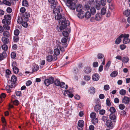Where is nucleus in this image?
Masks as SVG:
<instances>
[{
    "label": "nucleus",
    "instance_id": "nucleus-1",
    "mask_svg": "<svg viewBox=\"0 0 130 130\" xmlns=\"http://www.w3.org/2000/svg\"><path fill=\"white\" fill-rule=\"evenodd\" d=\"M53 7V13L55 15V18L56 20H58L59 22L60 23L61 25L59 27L60 30H62L65 28L67 26L70 24L69 21L66 20L63 15H62L60 12L62 11V8L59 6L56 7Z\"/></svg>",
    "mask_w": 130,
    "mask_h": 130
},
{
    "label": "nucleus",
    "instance_id": "nucleus-2",
    "mask_svg": "<svg viewBox=\"0 0 130 130\" xmlns=\"http://www.w3.org/2000/svg\"><path fill=\"white\" fill-rule=\"evenodd\" d=\"M76 0H68L66 3V5L71 9L74 10L76 7Z\"/></svg>",
    "mask_w": 130,
    "mask_h": 130
},
{
    "label": "nucleus",
    "instance_id": "nucleus-3",
    "mask_svg": "<svg viewBox=\"0 0 130 130\" xmlns=\"http://www.w3.org/2000/svg\"><path fill=\"white\" fill-rule=\"evenodd\" d=\"M17 80L16 76L15 75H12L11 77V80L9 81L8 82L9 87H10L11 88L14 87L16 85V82Z\"/></svg>",
    "mask_w": 130,
    "mask_h": 130
},
{
    "label": "nucleus",
    "instance_id": "nucleus-4",
    "mask_svg": "<svg viewBox=\"0 0 130 130\" xmlns=\"http://www.w3.org/2000/svg\"><path fill=\"white\" fill-rule=\"evenodd\" d=\"M54 78L53 77H51L45 79L44 81V83L45 85L48 86L51 84H52L54 83Z\"/></svg>",
    "mask_w": 130,
    "mask_h": 130
},
{
    "label": "nucleus",
    "instance_id": "nucleus-5",
    "mask_svg": "<svg viewBox=\"0 0 130 130\" xmlns=\"http://www.w3.org/2000/svg\"><path fill=\"white\" fill-rule=\"evenodd\" d=\"M4 19H3L2 21V22L3 23H6L7 24H10V22L9 20L11 19V16L9 15H6L4 16Z\"/></svg>",
    "mask_w": 130,
    "mask_h": 130
},
{
    "label": "nucleus",
    "instance_id": "nucleus-6",
    "mask_svg": "<svg viewBox=\"0 0 130 130\" xmlns=\"http://www.w3.org/2000/svg\"><path fill=\"white\" fill-rule=\"evenodd\" d=\"M84 121L82 120H80L78 123V125L79 127H77L79 130H82L84 127Z\"/></svg>",
    "mask_w": 130,
    "mask_h": 130
},
{
    "label": "nucleus",
    "instance_id": "nucleus-7",
    "mask_svg": "<svg viewBox=\"0 0 130 130\" xmlns=\"http://www.w3.org/2000/svg\"><path fill=\"white\" fill-rule=\"evenodd\" d=\"M54 57L52 55H49L46 57V60L48 62L52 61L54 59V60L55 61L57 59V57L56 56H54Z\"/></svg>",
    "mask_w": 130,
    "mask_h": 130
},
{
    "label": "nucleus",
    "instance_id": "nucleus-8",
    "mask_svg": "<svg viewBox=\"0 0 130 130\" xmlns=\"http://www.w3.org/2000/svg\"><path fill=\"white\" fill-rule=\"evenodd\" d=\"M16 63V62H13L12 64V66L13 67V72L15 73H17L19 72V69L15 66Z\"/></svg>",
    "mask_w": 130,
    "mask_h": 130
},
{
    "label": "nucleus",
    "instance_id": "nucleus-9",
    "mask_svg": "<svg viewBox=\"0 0 130 130\" xmlns=\"http://www.w3.org/2000/svg\"><path fill=\"white\" fill-rule=\"evenodd\" d=\"M48 2L51 4V6L52 7H55L56 6V5L58 2L55 0H48Z\"/></svg>",
    "mask_w": 130,
    "mask_h": 130
},
{
    "label": "nucleus",
    "instance_id": "nucleus-10",
    "mask_svg": "<svg viewBox=\"0 0 130 130\" xmlns=\"http://www.w3.org/2000/svg\"><path fill=\"white\" fill-rule=\"evenodd\" d=\"M107 126L110 128L111 129L113 127V126L112 121L111 120H107L106 122Z\"/></svg>",
    "mask_w": 130,
    "mask_h": 130
},
{
    "label": "nucleus",
    "instance_id": "nucleus-11",
    "mask_svg": "<svg viewBox=\"0 0 130 130\" xmlns=\"http://www.w3.org/2000/svg\"><path fill=\"white\" fill-rule=\"evenodd\" d=\"M62 44L59 42H57L56 46L58 48H59L60 50L62 52H63L65 51V50L64 49L63 47H61Z\"/></svg>",
    "mask_w": 130,
    "mask_h": 130
},
{
    "label": "nucleus",
    "instance_id": "nucleus-12",
    "mask_svg": "<svg viewBox=\"0 0 130 130\" xmlns=\"http://www.w3.org/2000/svg\"><path fill=\"white\" fill-rule=\"evenodd\" d=\"M130 101V99L127 96H124L122 99V103L125 104H128Z\"/></svg>",
    "mask_w": 130,
    "mask_h": 130
},
{
    "label": "nucleus",
    "instance_id": "nucleus-13",
    "mask_svg": "<svg viewBox=\"0 0 130 130\" xmlns=\"http://www.w3.org/2000/svg\"><path fill=\"white\" fill-rule=\"evenodd\" d=\"M95 19L96 21H99L101 20L102 19V15L100 13H97L95 17Z\"/></svg>",
    "mask_w": 130,
    "mask_h": 130
},
{
    "label": "nucleus",
    "instance_id": "nucleus-14",
    "mask_svg": "<svg viewBox=\"0 0 130 130\" xmlns=\"http://www.w3.org/2000/svg\"><path fill=\"white\" fill-rule=\"evenodd\" d=\"M1 40L3 43L5 44H7L8 43L9 40L8 38L5 37H2V38Z\"/></svg>",
    "mask_w": 130,
    "mask_h": 130
},
{
    "label": "nucleus",
    "instance_id": "nucleus-15",
    "mask_svg": "<svg viewBox=\"0 0 130 130\" xmlns=\"http://www.w3.org/2000/svg\"><path fill=\"white\" fill-rule=\"evenodd\" d=\"M91 70L92 69L91 68L88 67L85 68L84 72L86 74H88L91 72Z\"/></svg>",
    "mask_w": 130,
    "mask_h": 130
},
{
    "label": "nucleus",
    "instance_id": "nucleus-16",
    "mask_svg": "<svg viewBox=\"0 0 130 130\" xmlns=\"http://www.w3.org/2000/svg\"><path fill=\"white\" fill-rule=\"evenodd\" d=\"M109 118L111 120H113V122H115L116 121V116L113 113L110 114L109 116Z\"/></svg>",
    "mask_w": 130,
    "mask_h": 130
},
{
    "label": "nucleus",
    "instance_id": "nucleus-17",
    "mask_svg": "<svg viewBox=\"0 0 130 130\" xmlns=\"http://www.w3.org/2000/svg\"><path fill=\"white\" fill-rule=\"evenodd\" d=\"M99 75L98 74H94L92 76V79L95 81L98 80L99 78Z\"/></svg>",
    "mask_w": 130,
    "mask_h": 130
},
{
    "label": "nucleus",
    "instance_id": "nucleus-18",
    "mask_svg": "<svg viewBox=\"0 0 130 130\" xmlns=\"http://www.w3.org/2000/svg\"><path fill=\"white\" fill-rule=\"evenodd\" d=\"M70 92L67 90L65 91L64 94L65 95H66V96L68 95L69 97L72 98L73 96V94L71 93Z\"/></svg>",
    "mask_w": 130,
    "mask_h": 130
},
{
    "label": "nucleus",
    "instance_id": "nucleus-19",
    "mask_svg": "<svg viewBox=\"0 0 130 130\" xmlns=\"http://www.w3.org/2000/svg\"><path fill=\"white\" fill-rule=\"evenodd\" d=\"M83 7L82 5L81 4H79L77 5L76 9V11L77 12L83 11L82 9L83 8Z\"/></svg>",
    "mask_w": 130,
    "mask_h": 130
},
{
    "label": "nucleus",
    "instance_id": "nucleus-20",
    "mask_svg": "<svg viewBox=\"0 0 130 130\" xmlns=\"http://www.w3.org/2000/svg\"><path fill=\"white\" fill-rule=\"evenodd\" d=\"M129 59L128 57H125L122 58V61L124 63H127L129 61Z\"/></svg>",
    "mask_w": 130,
    "mask_h": 130
},
{
    "label": "nucleus",
    "instance_id": "nucleus-21",
    "mask_svg": "<svg viewBox=\"0 0 130 130\" xmlns=\"http://www.w3.org/2000/svg\"><path fill=\"white\" fill-rule=\"evenodd\" d=\"M4 37H5L6 38H8L10 36V33L9 31H5L3 32V33Z\"/></svg>",
    "mask_w": 130,
    "mask_h": 130
},
{
    "label": "nucleus",
    "instance_id": "nucleus-22",
    "mask_svg": "<svg viewBox=\"0 0 130 130\" xmlns=\"http://www.w3.org/2000/svg\"><path fill=\"white\" fill-rule=\"evenodd\" d=\"M57 48L54 50V53L56 56H58L59 55L60 53V51L59 50V48Z\"/></svg>",
    "mask_w": 130,
    "mask_h": 130
},
{
    "label": "nucleus",
    "instance_id": "nucleus-23",
    "mask_svg": "<svg viewBox=\"0 0 130 130\" xmlns=\"http://www.w3.org/2000/svg\"><path fill=\"white\" fill-rule=\"evenodd\" d=\"M124 15L126 17H128L130 15V10L127 9L124 11L123 13Z\"/></svg>",
    "mask_w": 130,
    "mask_h": 130
},
{
    "label": "nucleus",
    "instance_id": "nucleus-24",
    "mask_svg": "<svg viewBox=\"0 0 130 130\" xmlns=\"http://www.w3.org/2000/svg\"><path fill=\"white\" fill-rule=\"evenodd\" d=\"M39 66L38 65H35L34 66L33 68H32V72H31V73H32L33 72L37 71L39 69Z\"/></svg>",
    "mask_w": 130,
    "mask_h": 130
},
{
    "label": "nucleus",
    "instance_id": "nucleus-25",
    "mask_svg": "<svg viewBox=\"0 0 130 130\" xmlns=\"http://www.w3.org/2000/svg\"><path fill=\"white\" fill-rule=\"evenodd\" d=\"M94 5L97 9L99 10L101 9V4L99 3L98 2H96Z\"/></svg>",
    "mask_w": 130,
    "mask_h": 130
},
{
    "label": "nucleus",
    "instance_id": "nucleus-26",
    "mask_svg": "<svg viewBox=\"0 0 130 130\" xmlns=\"http://www.w3.org/2000/svg\"><path fill=\"white\" fill-rule=\"evenodd\" d=\"M83 12V11L79 12L77 14V16L79 18L82 19L84 17V15Z\"/></svg>",
    "mask_w": 130,
    "mask_h": 130
},
{
    "label": "nucleus",
    "instance_id": "nucleus-27",
    "mask_svg": "<svg viewBox=\"0 0 130 130\" xmlns=\"http://www.w3.org/2000/svg\"><path fill=\"white\" fill-rule=\"evenodd\" d=\"M101 108L100 105L97 104L94 107V110L95 111L98 112Z\"/></svg>",
    "mask_w": 130,
    "mask_h": 130
},
{
    "label": "nucleus",
    "instance_id": "nucleus-28",
    "mask_svg": "<svg viewBox=\"0 0 130 130\" xmlns=\"http://www.w3.org/2000/svg\"><path fill=\"white\" fill-rule=\"evenodd\" d=\"M60 86L62 88H65V89H67L68 88V86L67 85H65V83L63 82H61L60 84Z\"/></svg>",
    "mask_w": 130,
    "mask_h": 130
},
{
    "label": "nucleus",
    "instance_id": "nucleus-29",
    "mask_svg": "<svg viewBox=\"0 0 130 130\" xmlns=\"http://www.w3.org/2000/svg\"><path fill=\"white\" fill-rule=\"evenodd\" d=\"M3 3L8 6H10L11 5L10 1V2L6 0H3Z\"/></svg>",
    "mask_w": 130,
    "mask_h": 130
},
{
    "label": "nucleus",
    "instance_id": "nucleus-30",
    "mask_svg": "<svg viewBox=\"0 0 130 130\" xmlns=\"http://www.w3.org/2000/svg\"><path fill=\"white\" fill-rule=\"evenodd\" d=\"M85 17L87 19L89 18L91 16V13L89 11H87L85 15Z\"/></svg>",
    "mask_w": 130,
    "mask_h": 130
},
{
    "label": "nucleus",
    "instance_id": "nucleus-31",
    "mask_svg": "<svg viewBox=\"0 0 130 130\" xmlns=\"http://www.w3.org/2000/svg\"><path fill=\"white\" fill-rule=\"evenodd\" d=\"M4 24L3 27L4 28H5L6 30H8L10 29V27L8 25L10 24H7L6 23H3Z\"/></svg>",
    "mask_w": 130,
    "mask_h": 130
},
{
    "label": "nucleus",
    "instance_id": "nucleus-32",
    "mask_svg": "<svg viewBox=\"0 0 130 130\" xmlns=\"http://www.w3.org/2000/svg\"><path fill=\"white\" fill-rule=\"evenodd\" d=\"M89 92L91 94H93L95 92V90L94 88L93 87H91L90 88Z\"/></svg>",
    "mask_w": 130,
    "mask_h": 130
},
{
    "label": "nucleus",
    "instance_id": "nucleus-33",
    "mask_svg": "<svg viewBox=\"0 0 130 130\" xmlns=\"http://www.w3.org/2000/svg\"><path fill=\"white\" fill-rule=\"evenodd\" d=\"M91 13L93 15H94L96 13V10L95 8L93 7H92L90 9Z\"/></svg>",
    "mask_w": 130,
    "mask_h": 130
},
{
    "label": "nucleus",
    "instance_id": "nucleus-34",
    "mask_svg": "<svg viewBox=\"0 0 130 130\" xmlns=\"http://www.w3.org/2000/svg\"><path fill=\"white\" fill-rule=\"evenodd\" d=\"M130 41L129 39L128 38H124L123 40V42L124 44H127L129 43Z\"/></svg>",
    "mask_w": 130,
    "mask_h": 130
},
{
    "label": "nucleus",
    "instance_id": "nucleus-35",
    "mask_svg": "<svg viewBox=\"0 0 130 130\" xmlns=\"http://www.w3.org/2000/svg\"><path fill=\"white\" fill-rule=\"evenodd\" d=\"M118 74V72L116 71H114L112 72L110 74V75L112 77H114L116 76Z\"/></svg>",
    "mask_w": 130,
    "mask_h": 130
},
{
    "label": "nucleus",
    "instance_id": "nucleus-36",
    "mask_svg": "<svg viewBox=\"0 0 130 130\" xmlns=\"http://www.w3.org/2000/svg\"><path fill=\"white\" fill-rule=\"evenodd\" d=\"M54 83L55 85L56 86H60V82L59 80L56 79L54 80Z\"/></svg>",
    "mask_w": 130,
    "mask_h": 130
},
{
    "label": "nucleus",
    "instance_id": "nucleus-37",
    "mask_svg": "<svg viewBox=\"0 0 130 130\" xmlns=\"http://www.w3.org/2000/svg\"><path fill=\"white\" fill-rule=\"evenodd\" d=\"M121 37H120V36L115 41V43L117 44H119L121 42Z\"/></svg>",
    "mask_w": 130,
    "mask_h": 130
},
{
    "label": "nucleus",
    "instance_id": "nucleus-38",
    "mask_svg": "<svg viewBox=\"0 0 130 130\" xmlns=\"http://www.w3.org/2000/svg\"><path fill=\"white\" fill-rule=\"evenodd\" d=\"M126 91L125 90L122 89L120 91L119 93L120 94L124 95L126 94Z\"/></svg>",
    "mask_w": 130,
    "mask_h": 130
},
{
    "label": "nucleus",
    "instance_id": "nucleus-39",
    "mask_svg": "<svg viewBox=\"0 0 130 130\" xmlns=\"http://www.w3.org/2000/svg\"><path fill=\"white\" fill-rule=\"evenodd\" d=\"M106 8L105 7H103L101 10V15H104L105 14L106 12Z\"/></svg>",
    "mask_w": 130,
    "mask_h": 130
},
{
    "label": "nucleus",
    "instance_id": "nucleus-40",
    "mask_svg": "<svg viewBox=\"0 0 130 130\" xmlns=\"http://www.w3.org/2000/svg\"><path fill=\"white\" fill-rule=\"evenodd\" d=\"M22 5L23 6L27 7L28 6V2L26 0H24L22 2Z\"/></svg>",
    "mask_w": 130,
    "mask_h": 130
},
{
    "label": "nucleus",
    "instance_id": "nucleus-41",
    "mask_svg": "<svg viewBox=\"0 0 130 130\" xmlns=\"http://www.w3.org/2000/svg\"><path fill=\"white\" fill-rule=\"evenodd\" d=\"M91 4L90 3L86 4L85 6V8L87 10H89L90 9V8L91 6Z\"/></svg>",
    "mask_w": 130,
    "mask_h": 130
},
{
    "label": "nucleus",
    "instance_id": "nucleus-42",
    "mask_svg": "<svg viewBox=\"0 0 130 130\" xmlns=\"http://www.w3.org/2000/svg\"><path fill=\"white\" fill-rule=\"evenodd\" d=\"M2 48L3 50L5 51L7 50L8 47L6 44H4L2 46Z\"/></svg>",
    "mask_w": 130,
    "mask_h": 130
},
{
    "label": "nucleus",
    "instance_id": "nucleus-43",
    "mask_svg": "<svg viewBox=\"0 0 130 130\" xmlns=\"http://www.w3.org/2000/svg\"><path fill=\"white\" fill-rule=\"evenodd\" d=\"M97 57L99 59H101L104 58V56L103 54L102 53H98L97 56Z\"/></svg>",
    "mask_w": 130,
    "mask_h": 130
},
{
    "label": "nucleus",
    "instance_id": "nucleus-44",
    "mask_svg": "<svg viewBox=\"0 0 130 130\" xmlns=\"http://www.w3.org/2000/svg\"><path fill=\"white\" fill-rule=\"evenodd\" d=\"M62 35L64 36L67 37L69 35V33L67 31H63L62 32Z\"/></svg>",
    "mask_w": 130,
    "mask_h": 130
},
{
    "label": "nucleus",
    "instance_id": "nucleus-45",
    "mask_svg": "<svg viewBox=\"0 0 130 130\" xmlns=\"http://www.w3.org/2000/svg\"><path fill=\"white\" fill-rule=\"evenodd\" d=\"M109 110L112 113H113L115 112L116 110L114 107H110Z\"/></svg>",
    "mask_w": 130,
    "mask_h": 130
},
{
    "label": "nucleus",
    "instance_id": "nucleus-46",
    "mask_svg": "<svg viewBox=\"0 0 130 130\" xmlns=\"http://www.w3.org/2000/svg\"><path fill=\"white\" fill-rule=\"evenodd\" d=\"M96 116V114L94 112L91 113L90 115V117L92 119L95 118Z\"/></svg>",
    "mask_w": 130,
    "mask_h": 130
},
{
    "label": "nucleus",
    "instance_id": "nucleus-47",
    "mask_svg": "<svg viewBox=\"0 0 130 130\" xmlns=\"http://www.w3.org/2000/svg\"><path fill=\"white\" fill-rule=\"evenodd\" d=\"M91 121L93 124H95L98 122V120L97 118H95L92 119V120Z\"/></svg>",
    "mask_w": 130,
    "mask_h": 130
},
{
    "label": "nucleus",
    "instance_id": "nucleus-48",
    "mask_svg": "<svg viewBox=\"0 0 130 130\" xmlns=\"http://www.w3.org/2000/svg\"><path fill=\"white\" fill-rule=\"evenodd\" d=\"M129 36V35L128 34L124 35L122 34L120 36V37H121L122 38L123 37L124 38H128Z\"/></svg>",
    "mask_w": 130,
    "mask_h": 130
},
{
    "label": "nucleus",
    "instance_id": "nucleus-49",
    "mask_svg": "<svg viewBox=\"0 0 130 130\" xmlns=\"http://www.w3.org/2000/svg\"><path fill=\"white\" fill-rule=\"evenodd\" d=\"M100 2L102 6H105L106 4V0H101Z\"/></svg>",
    "mask_w": 130,
    "mask_h": 130
},
{
    "label": "nucleus",
    "instance_id": "nucleus-50",
    "mask_svg": "<svg viewBox=\"0 0 130 130\" xmlns=\"http://www.w3.org/2000/svg\"><path fill=\"white\" fill-rule=\"evenodd\" d=\"M20 32L19 31L18 29H16L14 31V34L15 36H18Z\"/></svg>",
    "mask_w": 130,
    "mask_h": 130
},
{
    "label": "nucleus",
    "instance_id": "nucleus-51",
    "mask_svg": "<svg viewBox=\"0 0 130 130\" xmlns=\"http://www.w3.org/2000/svg\"><path fill=\"white\" fill-rule=\"evenodd\" d=\"M8 84L7 86H6V90L7 91V92L8 93H10L11 92V90L10 89V88H10V87H9Z\"/></svg>",
    "mask_w": 130,
    "mask_h": 130
},
{
    "label": "nucleus",
    "instance_id": "nucleus-52",
    "mask_svg": "<svg viewBox=\"0 0 130 130\" xmlns=\"http://www.w3.org/2000/svg\"><path fill=\"white\" fill-rule=\"evenodd\" d=\"M22 25L24 27L26 28L27 27L28 25L26 22L23 21L22 23Z\"/></svg>",
    "mask_w": 130,
    "mask_h": 130
},
{
    "label": "nucleus",
    "instance_id": "nucleus-53",
    "mask_svg": "<svg viewBox=\"0 0 130 130\" xmlns=\"http://www.w3.org/2000/svg\"><path fill=\"white\" fill-rule=\"evenodd\" d=\"M18 36H14L13 37V40L14 42H17L19 40V38Z\"/></svg>",
    "mask_w": 130,
    "mask_h": 130
},
{
    "label": "nucleus",
    "instance_id": "nucleus-54",
    "mask_svg": "<svg viewBox=\"0 0 130 130\" xmlns=\"http://www.w3.org/2000/svg\"><path fill=\"white\" fill-rule=\"evenodd\" d=\"M111 64V62L110 61H109L107 63L105 66L106 68L108 70L109 67Z\"/></svg>",
    "mask_w": 130,
    "mask_h": 130
},
{
    "label": "nucleus",
    "instance_id": "nucleus-55",
    "mask_svg": "<svg viewBox=\"0 0 130 130\" xmlns=\"http://www.w3.org/2000/svg\"><path fill=\"white\" fill-rule=\"evenodd\" d=\"M104 89L105 91L109 90L110 88L109 86L108 85H105L104 86Z\"/></svg>",
    "mask_w": 130,
    "mask_h": 130
},
{
    "label": "nucleus",
    "instance_id": "nucleus-56",
    "mask_svg": "<svg viewBox=\"0 0 130 130\" xmlns=\"http://www.w3.org/2000/svg\"><path fill=\"white\" fill-rule=\"evenodd\" d=\"M16 56V53L14 52H12L11 54V57L13 59H14L15 57Z\"/></svg>",
    "mask_w": 130,
    "mask_h": 130
},
{
    "label": "nucleus",
    "instance_id": "nucleus-57",
    "mask_svg": "<svg viewBox=\"0 0 130 130\" xmlns=\"http://www.w3.org/2000/svg\"><path fill=\"white\" fill-rule=\"evenodd\" d=\"M67 41V40L65 38H63L61 40V42L64 43H66Z\"/></svg>",
    "mask_w": 130,
    "mask_h": 130
},
{
    "label": "nucleus",
    "instance_id": "nucleus-58",
    "mask_svg": "<svg viewBox=\"0 0 130 130\" xmlns=\"http://www.w3.org/2000/svg\"><path fill=\"white\" fill-rule=\"evenodd\" d=\"M119 107L120 109L123 110L125 106L123 104H120L119 105Z\"/></svg>",
    "mask_w": 130,
    "mask_h": 130
},
{
    "label": "nucleus",
    "instance_id": "nucleus-59",
    "mask_svg": "<svg viewBox=\"0 0 130 130\" xmlns=\"http://www.w3.org/2000/svg\"><path fill=\"white\" fill-rule=\"evenodd\" d=\"M106 104L108 106H109L111 105V103L108 98H107L106 100Z\"/></svg>",
    "mask_w": 130,
    "mask_h": 130
},
{
    "label": "nucleus",
    "instance_id": "nucleus-60",
    "mask_svg": "<svg viewBox=\"0 0 130 130\" xmlns=\"http://www.w3.org/2000/svg\"><path fill=\"white\" fill-rule=\"evenodd\" d=\"M6 11L8 13H10L12 12V10L11 8L8 7Z\"/></svg>",
    "mask_w": 130,
    "mask_h": 130
},
{
    "label": "nucleus",
    "instance_id": "nucleus-61",
    "mask_svg": "<svg viewBox=\"0 0 130 130\" xmlns=\"http://www.w3.org/2000/svg\"><path fill=\"white\" fill-rule=\"evenodd\" d=\"M85 79L87 81L89 80L90 79V77L89 76L86 75L84 76Z\"/></svg>",
    "mask_w": 130,
    "mask_h": 130
},
{
    "label": "nucleus",
    "instance_id": "nucleus-62",
    "mask_svg": "<svg viewBox=\"0 0 130 130\" xmlns=\"http://www.w3.org/2000/svg\"><path fill=\"white\" fill-rule=\"evenodd\" d=\"M23 15L24 17L25 16V18H28L30 17V14L29 13L26 12L24 14V15Z\"/></svg>",
    "mask_w": 130,
    "mask_h": 130
},
{
    "label": "nucleus",
    "instance_id": "nucleus-63",
    "mask_svg": "<svg viewBox=\"0 0 130 130\" xmlns=\"http://www.w3.org/2000/svg\"><path fill=\"white\" fill-rule=\"evenodd\" d=\"M120 47L121 50H123L126 48V46L124 44L121 45Z\"/></svg>",
    "mask_w": 130,
    "mask_h": 130
},
{
    "label": "nucleus",
    "instance_id": "nucleus-64",
    "mask_svg": "<svg viewBox=\"0 0 130 130\" xmlns=\"http://www.w3.org/2000/svg\"><path fill=\"white\" fill-rule=\"evenodd\" d=\"M93 66L94 67H98V63L97 62H94L93 64Z\"/></svg>",
    "mask_w": 130,
    "mask_h": 130
}]
</instances>
